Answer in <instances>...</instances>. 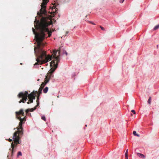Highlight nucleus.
<instances>
[{
  "label": "nucleus",
  "instance_id": "10",
  "mask_svg": "<svg viewBox=\"0 0 159 159\" xmlns=\"http://www.w3.org/2000/svg\"><path fill=\"white\" fill-rule=\"evenodd\" d=\"M159 28V25H157L154 28V30H157Z\"/></svg>",
  "mask_w": 159,
  "mask_h": 159
},
{
  "label": "nucleus",
  "instance_id": "22",
  "mask_svg": "<svg viewBox=\"0 0 159 159\" xmlns=\"http://www.w3.org/2000/svg\"><path fill=\"white\" fill-rule=\"evenodd\" d=\"M131 116H132V114H131Z\"/></svg>",
  "mask_w": 159,
  "mask_h": 159
},
{
  "label": "nucleus",
  "instance_id": "11",
  "mask_svg": "<svg viewBox=\"0 0 159 159\" xmlns=\"http://www.w3.org/2000/svg\"><path fill=\"white\" fill-rule=\"evenodd\" d=\"M133 134L134 135L137 136H139V135L138 134H137L136 133V132L135 131H134L133 132Z\"/></svg>",
  "mask_w": 159,
  "mask_h": 159
},
{
  "label": "nucleus",
  "instance_id": "1",
  "mask_svg": "<svg viewBox=\"0 0 159 159\" xmlns=\"http://www.w3.org/2000/svg\"><path fill=\"white\" fill-rule=\"evenodd\" d=\"M52 23H34V27L37 30H39V32L37 33L35 30L32 28L34 34H35V37L37 43V47L34 48L35 53L37 58V62L34 64V66L38 65H42L46 63L51 60L50 65L52 68L49 71L48 74L46 77L41 87L43 88L46 84L48 82L52 74L54 71L57 67L58 64L59 62L60 58V52L59 50H54L51 52L52 54L47 55L46 52L42 49V47L45 45V43L43 42L45 38H47V35L50 37L52 32L50 31L48 28L49 25Z\"/></svg>",
  "mask_w": 159,
  "mask_h": 159
},
{
  "label": "nucleus",
  "instance_id": "17",
  "mask_svg": "<svg viewBox=\"0 0 159 159\" xmlns=\"http://www.w3.org/2000/svg\"><path fill=\"white\" fill-rule=\"evenodd\" d=\"M124 0H120V3H122L124 2Z\"/></svg>",
  "mask_w": 159,
  "mask_h": 159
},
{
  "label": "nucleus",
  "instance_id": "6",
  "mask_svg": "<svg viewBox=\"0 0 159 159\" xmlns=\"http://www.w3.org/2000/svg\"><path fill=\"white\" fill-rule=\"evenodd\" d=\"M137 155L139 157L142 158H144L145 157L144 155L139 153H137Z\"/></svg>",
  "mask_w": 159,
  "mask_h": 159
},
{
  "label": "nucleus",
  "instance_id": "8",
  "mask_svg": "<svg viewBox=\"0 0 159 159\" xmlns=\"http://www.w3.org/2000/svg\"><path fill=\"white\" fill-rule=\"evenodd\" d=\"M128 149L126 150V151L125 154V159H128Z\"/></svg>",
  "mask_w": 159,
  "mask_h": 159
},
{
  "label": "nucleus",
  "instance_id": "9",
  "mask_svg": "<svg viewBox=\"0 0 159 159\" xmlns=\"http://www.w3.org/2000/svg\"><path fill=\"white\" fill-rule=\"evenodd\" d=\"M48 90V87H46L43 90L44 93H46Z\"/></svg>",
  "mask_w": 159,
  "mask_h": 159
},
{
  "label": "nucleus",
  "instance_id": "4",
  "mask_svg": "<svg viewBox=\"0 0 159 159\" xmlns=\"http://www.w3.org/2000/svg\"><path fill=\"white\" fill-rule=\"evenodd\" d=\"M48 0H43V2L41 5L42 8L40 10V12L38 13V15H39L40 16H41L42 14H45L46 13V10L45 8L46 5L48 1Z\"/></svg>",
  "mask_w": 159,
  "mask_h": 159
},
{
  "label": "nucleus",
  "instance_id": "5",
  "mask_svg": "<svg viewBox=\"0 0 159 159\" xmlns=\"http://www.w3.org/2000/svg\"><path fill=\"white\" fill-rule=\"evenodd\" d=\"M43 87H40L39 88V92H38V97H37V104H39L38 103V101L39 99V96H40V94L41 93V91L43 89Z\"/></svg>",
  "mask_w": 159,
  "mask_h": 159
},
{
  "label": "nucleus",
  "instance_id": "20",
  "mask_svg": "<svg viewBox=\"0 0 159 159\" xmlns=\"http://www.w3.org/2000/svg\"><path fill=\"white\" fill-rule=\"evenodd\" d=\"M91 24H93V25H95L94 23H93V22H92L91 23Z\"/></svg>",
  "mask_w": 159,
  "mask_h": 159
},
{
  "label": "nucleus",
  "instance_id": "7",
  "mask_svg": "<svg viewBox=\"0 0 159 159\" xmlns=\"http://www.w3.org/2000/svg\"><path fill=\"white\" fill-rule=\"evenodd\" d=\"M36 108H32V109H28L26 110V113H27L29 111H33Z\"/></svg>",
  "mask_w": 159,
  "mask_h": 159
},
{
  "label": "nucleus",
  "instance_id": "12",
  "mask_svg": "<svg viewBox=\"0 0 159 159\" xmlns=\"http://www.w3.org/2000/svg\"><path fill=\"white\" fill-rule=\"evenodd\" d=\"M41 119H42L44 121H46V118L44 116H42Z\"/></svg>",
  "mask_w": 159,
  "mask_h": 159
},
{
  "label": "nucleus",
  "instance_id": "21",
  "mask_svg": "<svg viewBox=\"0 0 159 159\" xmlns=\"http://www.w3.org/2000/svg\"><path fill=\"white\" fill-rule=\"evenodd\" d=\"M68 33V31H66V34H67Z\"/></svg>",
  "mask_w": 159,
  "mask_h": 159
},
{
  "label": "nucleus",
  "instance_id": "16",
  "mask_svg": "<svg viewBox=\"0 0 159 159\" xmlns=\"http://www.w3.org/2000/svg\"><path fill=\"white\" fill-rule=\"evenodd\" d=\"M100 28L102 30H105L104 28L103 27H102V26H100Z\"/></svg>",
  "mask_w": 159,
  "mask_h": 159
},
{
  "label": "nucleus",
  "instance_id": "14",
  "mask_svg": "<svg viewBox=\"0 0 159 159\" xmlns=\"http://www.w3.org/2000/svg\"><path fill=\"white\" fill-rule=\"evenodd\" d=\"M148 103L150 104L151 102V98L150 97H149V98L148 100Z\"/></svg>",
  "mask_w": 159,
  "mask_h": 159
},
{
  "label": "nucleus",
  "instance_id": "13",
  "mask_svg": "<svg viewBox=\"0 0 159 159\" xmlns=\"http://www.w3.org/2000/svg\"><path fill=\"white\" fill-rule=\"evenodd\" d=\"M22 155L21 152H19L17 155V156L18 157L19 156H21Z\"/></svg>",
  "mask_w": 159,
  "mask_h": 159
},
{
  "label": "nucleus",
  "instance_id": "15",
  "mask_svg": "<svg viewBox=\"0 0 159 159\" xmlns=\"http://www.w3.org/2000/svg\"><path fill=\"white\" fill-rule=\"evenodd\" d=\"M131 112H132L134 114H135V113H136L135 111L134 110H132L131 111Z\"/></svg>",
  "mask_w": 159,
  "mask_h": 159
},
{
  "label": "nucleus",
  "instance_id": "19",
  "mask_svg": "<svg viewBox=\"0 0 159 159\" xmlns=\"http://www.w3.org/2000/svg\"><path fill=\"white\" fill-rule=\"evenodd\" d=\"M88 23H91H91L92 22L90 21H88Z\"/></svg>",
  "mask_w": 159,
  "mask_h": 159
},
{
  "label": "nucleus",
  "instance_id": "2",
  "mask_svg": "<svg viewBox=\"0 0 159 159\" xmlns=\"http://www.w3.org/2000/svg\"><path fill=\"white\" fill-rule=\"evenodd\" d=\"M16 118L19 119L20 122L18 127L16 128L17 129L14 134L13 139L14 142H12L11 143V148L9 149L10 152H9L8 155L12 156L13 155V149L14 148L17 146L18 144H20L21 141H20L21 137L23 134L22 125L25 123L26 120V116H24V112L23 110L20 109L19 111L16 112Z\"/></svg>",
  "mask_w": 159,
  "mask_h": 159
},
{
  "label": "nucleus",
  "instance_id": "3",
  "mask_svg": "<svg viewBox=\"0 0 159 159\" xmlns=\"http://www.w3.org/2000/svg\"><path fill=\"white\" fill-rule=\"evenodd\" d=\"M37 93V91L35 92H33L29 94L28 93L27 91L20 93L18 95V97L20 98H22L21 100L19 101V103H20L21 102L25 103L28 97L29 100V101L27 102V103L29 104L33 102V99L35 98V96Z\"/></svg>",
  "mask_w": 159,
  "mask_h": 159
},
{
  "label": "nucleus",
  "instance_id": "18",
  "mask_svg": "<svg viewBox=\"0 0 159 159\" xmlns=\"http://www.w3.org/2000/svg\"><path fill=\"white\" fill-rule=\"evenodd\" d=\"M8 141H9V142H11V141H12V140L11 139H8Z\"/></svg>",
  "mask_w": 159,
  "mask_h": 159
}]
</instances>
